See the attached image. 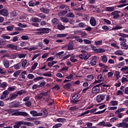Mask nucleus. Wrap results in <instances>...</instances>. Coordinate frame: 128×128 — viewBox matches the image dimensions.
<instances>
[{
	"mask_svg": "<svg viewBox=\"0 0 128 128\" xmlns=\"http://www.w3.org/2000/svg\"><path fill=\"white\" fill-rule=\"evenodd\" d=\"M80 91H78L76 92V94H74L72 96V100H70V102L71 104H78V102H79L80 100L78 99L80 98Z\"/></svg>",
	"mask_w": 128,
	"mask_h": 128,
	"instance_id": "nucleus-1",
	"label": "nucleus"
},
{
	"mask_svg": "<svg viewBox=\"0 0 128 128\" xmlns=\"http://www.w3.org/2000/svg\"><path fill=\"white\" fill-rule=\"evenodd\" d=\"M106 98V94H100L96 96V100L98 104L102 102Z\"/></svg>",
	"mask_w": 128,
	"mask_h": 128,
	"instance_id": "nucleus-2",
	"label": "nucleus"
},
{
	"mask_svg": "<svg viewBox=\"0 0 128 128\" xmlns=\"http://www.w3.org/2000/svg\"><path fill=\"white\" fill-rule=\"evenodd\" d=\"M0 16L8 18V10L6 8H3L0 10Z\"/></svg>",
	"mask_w": 128,
	"mask_h": 128,
	"instance_id": "nucleus-3",
	"label": "nucleus"
},
{
	"mask_svg": "<svg viewBox=\"0 0 128 128\" xmlns=\"http://www.w3.org/2000/svg\"><path fill=\"white\" fill-rule=\"evenodd\" d=\"M97 79L98 80H96L94 82V84H100L101 82H104V78L102 77V74L98 76Z\"/></svg>",
	"mask_w": 128,
	"mask_h": 128,
	"instance_id": "nucleus-4",
	"label": "nucleus"
},
{
	"mask_svg": "<svg viewBox=\"0 0 128 128\" xmlns=\"http://www.w3.org/2000/svg\"><path fill=\"white\" fill-rule=\"evenodd\" d=\"M120 11L115 10L110 14V16H114L113 18L116 20L118 18H120V16L118 14H120Z\"/></svg>",
	"mask_w": 128,
	"mask_h": 128,
	"instance_id": "nucleus-5",
	"label": "nucleus"
},
{
	"mask_svg": "<svg viewBox=\"0 0 128 128\" xmlns=\"http://www.w3.org/2000/svg\"><path fill=\"white\" fill-rule=\"evenodd\" d=\"M14 116H28V114L26 113V112H18L14 113Z\"/></svg>",
	"mask_w": 128,
	"mask_h": 128,
	"instance_id": "nucleus-6",
	"label": "nucleus"
},
{
	"mask_svg": "<svg viewBox=\"0 0 128 128\" xmlns=\"http://www.w3.org/2000/svg\"><path fill=\"white\" fill-rule=\"evenodd\" d=\"M36 30H42L44 34H46L50 33V29L49 28H40L36 29Z\"/></svg>",
	"mask_w": 128,
	"mask_h": 128,
	"instance_id": "nucleus-7",
	"label": "nucleus"
},
{
	"mask_svg": "<svg viewBox=\"0 0 128 128\" xmlns=\"http://www.w3.org/2000/svg\"><path fill=\"white\" fill-rule=\"evenodd\" d=\"M100 87L96 86V85L94 86L92 88V92L94 94H98V92H100Z\"/></svg>",
	"mask_w": 128,
	"mask_h": 128,
	"instance_id": "nucleus-8",
	"label": "nucleus"
},
{
	"mask_svg": "<svg viewBox=\"0 0 128 128\" xmlns=\"http://www.w3.org/2000/svg\"><path fill=\"white\" fill-rule=\"evenodd\" d=\"M9 106L10 108H18L20 106V102H12L10 103Z\"/></svg>",
	"mask_w": 128,
	"mask_h": 128,
	"instance_id": "nucleus-9",
	"label": "nucleus"
},
{
	"mask_svg": "<svg viewBox=\"0 0 128 128\" xmlns=\"http://www.w3.org/2000/svg\"><path fill=\"white\" fill-rule=\"evenodd\" d=\"M116 126L118 128H128V124L124 122H122L120 124H116Z\"/></svg>",
	"mask_w": 128,
	"mask_h": 128,
	"instance_id": "nucleus-10",
	"label": "nucleus"
},
{
	"mask_svg": "<svg viewBox=\"0 0 128 128\" xmlns=\"http://www.w3.org/2000/svg\"><path fill=\"white\" fill-rule=\"evenodd\" d=\"M90 24L92 26H96V18H94V17H91L90 19Z\"/></svg>",
	"mask_w": 128,
	"mask_h": 128,
	"instance_id": "nucleus-11",
	"label": "nucleus"
},
{
	"mask_svg": "<svg viewBox=\"0 0 128 128\" xmlns=\"http://www.w3.org/2000/svg\"><path fill=\"white\" fill-rule=\"evenodd\" d=\"M73 82H68L66 84H64L63 86L64 90H70L72 88V86Z\"/></svg>",
	"mask_w": 128,
	"mask_h": 128,
	"instance_id": "nucleus-12",
	"label": "nucleus"
},
{
	"mask_svg": "<svg viewBox=\"0 0 128 128\" xmlns=\"http://www.w3.org/2000/svg\"><path fill=\"white\" fill-rule=\"evenodd\" d=\"M96 62H98V59L96 58V56H93L92 58L91 59L90 64L91 66H96Z\"/></svg>",
	"mask_w": 128,
	"mask_h": 128,
	"instance_id": "nucleus-13",
	"label": "nucleus"
},
{
	"mask_svg": "<svg viewBox=\"0 0 128 128\" xmlns=\"http://www.w3.org/2000/svg\"><path fill=\"white\" fill-rule=\"evenodd\" d=\"M74 42L72 41L69 42L68 44V50H74Z\"/></svg>",
	"mask_w": 128,
	"mask_h": 128,
	"instance_id": "nucleus-14",
	"label": "nucleus"
},
{
	"mask_svg": "<svg viewBox=\"0 0 128 128\" xmlns=\"http://www.w3.org/2000/svg\"><path fill=\"white\" fill-rule=\"evenodd\" d=\"M2 64L6 68H10V61L6 59H4Z\"/></svg>",
	"mask_w": 128,
	"mask_h": 128,
	"instance_id": "nucleus-15",
	"label": "nucleus"
},
{
	"mask_svg": "<svg viewBox=\"0 0 128 128\" xmlns=\"http://www.w3.org/2000/svg\"><path fill=\"white\" fill-rule=\"evenodd\" d=\"M89 57L90 56H88V55H86V53L82 54L78 56V58H82V60H84H84H88Z\"/></svg>",
	"mask_w": 128,
	"mask_h": 128,
	"instance_id": "nucleus-16",
	"label": "nucleus"
},
{
	"mask_svg": "<svg viewBox=\"0 0 128 128\" xmlns=\"http://www.w3.org/2000/svg\"><path fill=\"white\" fill-rule=\"evenodd\" d=\"M6 46L8 48H10L11 50H18V46L12 44H8Z\"/></svg>",
	"mask_w": 128,
	"mask_h": 128,
	"instance_id": "nucleus-17",
	"label": "nucleus"
},
{
	"mask_svg": "<svg viewBox=\"0 0 128 128\" xmlns=\"http://www.w3.org/2000/svg\"><path fill=\"white\" fill-rule=\"evenodd\" d=\"M9 92H8V91H6V90H4L3 92V94L0 96V100H4V98H6Z\"/></svg>",
	"mask_w": 128,
	"mask_h": 128,
	"instance_id": "nucleus-18",
	"label": "nucleus"
},
{
	"mask_svg": "<svg viewBox=\"0 0 128 128\" xmlns=\"http://www.w3.org/2000/svg\"><path fill=\"white\" fill-rule=\"evenodd\" d=\"M31 22H42V20L36 17H33L30 19Z\"/></svg>",
	"mask_w": 128,
	"mask_h": 128,
	"instance_id": "nucleus-19",
	"label": "nucleus"
},
{
	"mask_svg": "<svg viewBox=\"0 0 128 128\" xmlns=\"http://www.w3.org/2000/svg\"><path fill=\"white\" fill-rule=\"evenodd\" d=\"M40 10L44 14H48L50 12V9H48L44 7L40 8Z\"/></svg>",
	"mask_w": 128,
	"mask_h": 128,
	"instance_id": "nucleus-20",
	"label": "nucleus"
},
{
	"mask_svg": "<svg viewBox=\"0 0 128 128\" xmlns=\"http://www.w3.org/2000/svg\"><path fill=\"white\" fill-rule=\"evenodd\" d=\"M23 124L22 121L17 122H16L15 125H14L13 126V128H20V125L23 124Z\"/></svg>",
	"mask_w": 128,
	"mask_h": 128,
	"instance_id": "nucleus-21",
	"label": "nucleus"
},
{
	"mask_svg": "<svg viewBox=\"0 0 128 128\" xmlns=\"http://www.w3.org/2000/svg\"><path fill=\"white\" fill-rule=\"evenodd\" d=\"M58 22H60V20L56 18H54L52 20V24L53 26H56Z\"/></svg>",
	"mask_w": 128,
	"mask_h": 128,
	"instance_id": "nucleus-22",
	"label": "nucleus"
},
{
	"mask_svg": "<svg viewBox=\"0 0 128 128\" xmlns=\"http://www.w3.org/2000/svg\"><path fill=\"white\" fill-rule=\"evenodd\" d=\"M114 6H108L106 8V12H114Z\"/></svg>",
	"mask_w": 128,
	"mask_h": 128,
	"instance_id": "nucleus-23",
	"label": "nucleus"
},
{
	"mask_svg": "<svg viewBox=\"0 0 128 128\" xmlns=\"http://www.w3.org/2000/svg\"><path fill=\"white\" fill-rule=\"evenodd\" d=\"M17 96H18V95L16 94H12V96H10V98L9 97L6 100H16Z\"/></svg>",
	"mask_w": 128,
	"mask_h": 128,
	"instance_id": "nucleus-24",
	"label": "nucleus"
},
{
	"mask_svg": "<svg viewBox=\"0 0 128 128\" xmlns=\"http://www.w3.org/2000/svg\"><path fill=\"white\" fill-rule=\"evenodd\" d=\"M22 124H24L25 126H34V123L30 122H24L22 121Z\"/></svg>",
	"mask_w": 128,
	"mask_h": 128,
	"instance_id": "nucleus-25",
	"label": "nucleus"
},
{
	"mask_svg": "<svg viewBox=\"0 0 128 128\" xmlns=\"http://www.w3.org/2000/svg\"><path fill=\"white\" fill-rule=\"evenodd\" d=\"M101 60L104 64H106V62H108V57H106V55L102 56Z\"/></svg>",
	"mask_w": 128,
	"mask_h": 128,
	"instance_id": "nucleus-26",
	"label": "nucleus"
},
{
	"mask_svg": "<svg viewBox=\"0 0 128 128\" xmlns=\"http://www.w3.org/2000/svg\"><path fill=\"white\" fill-rule=\"evenodd\" d=\"M119 40L120 42V44H126V39L122 38H119Z\"/></svg>",
	"mask_w": 128,
	"mask_h": 128,
	"instance_id": "nucleus-27",
	"label": "nucleus"
},
{
	"mask_svg": "<svg viewBox=\"0 0 128 128\" xmlns=\"http://www.w3.org/2000/svg\"><path fill=\"white\" fill-rule=\"evenodd\" d=\"M41 94H42V96H48V98L50 96L48 90H47L45 92H42Z\"/></svg>",
	"mask_w": 128,
	"mask_h": 128,
	"instance_id": "nucleus-28",
	"label": "nucleus"
},
{
	"mask_svg": "<svg viewBox=\"0 0 128 128\" xmlns=\"http://www.w3.org/2000/svg\"><path fill=\"white\" fill-rule=\"evenodd\" d=\"M13 66L15 68V70H20V68H22V64H20V63H18L14 64Z\"/></svg>",
	"mask_w": 128,
	"mask_h": 128,
	"instance_id": "nucleus-29",
	"label": "nucleus"
},
{
	"mask_svg": "<svg viewBox=\"0 0 128 128\" xmlns=\"http://www.w3.org/2000/svg\"><path fill=\"white\" fill-rule=\"evenodd\" d=\"M120 46H121V48H122V50H128V45L126 44V43L120 44Z\"/></svg>",
	"mask_w": 128,
	"mask_h": 128,
	"instance_id": "nucleus-30",
	"label": "nucleus"
},
{
	"mask_svg": "<svg viewBox=\"0 0 128 128\" xmlns=\"http://www.w3.org/2000/svg\"><path fill=\"white\" fill-rule=\"evenodd\" d=\"M36 98L37 100H42V92L38 94L36 96Z\"/></svg>",
	"mask_w": 128,
	"mask_h": 128,
	"instance_id": "nucleus-31",
	"label": "nucleus"
},
{
	"mask_svg": "<svg viewBox=\"0 0 128 128\" xmlns=\"http://www.w3.org/2000/svg\"><path fill=\"white\" fill-rule=\"evenodd\" d=\"M94 78V77L92 75H88L86 77L87 81L90 82Z\"/></svg>",
	"mask_w": 128,
	"mask_h": 128,
	"instance_id": "nucleus-32",
	"label": "nucleus"
},
{
	"mask_svg": "<svg viewBox=\"0 0 128 128\" xmlns=\"http://www.w3.org/2000/svg\"><path fill=\"white\" fill-rule=\"evenodd\" d=\"M84 4H82L80 8H74V10H78L80 12V10H86V9L84 8Z\"/></svg>",
	"mask_w": 128,
	"mask_h": 128,
	"instance_id": "nucleus-33",
	"label": "nucleus"
},
{
	"mask_svg": "<svg viewBox=\"0 0 128 128\" xmlns=\"http://www.w3.org/2000/svg\"><path fill=\"white\" fill-rule=\"evenodd\" d=\"M68 36L66 34H57V38H66Z\"/></svg>",
	"mask_w": 128,
	"mask_h": 128,
	"instance_id": "nucleus-34",
	"label": "nucleus"
},
{
	"mask_svg": "<svg viewBox=\"0 0 128 128\" xmlns=\"http://www.w3.org/2000/svg\"><path fill=\"white\" fill-rule=\"evenodd\" d=\"M58 28L60 30H64L65 27H64V26L62 24H58Z\"/></svg>",
	"mask_w": 128,
	"mask_h": 128,
	"instance_id": "nucleus-35",
	"label": "nucleus"
},
{
	"mask_svg": "<svg viewBox=\"0 0 128 128\" xmlns=\"http://www.w3.org/2000/svg\"><path fill=\"white\" fill-rule=\"evenodd\" d=\"M118 36H121V38H128V35L126 34H124L122 33H119Z\"/></svg>",
	"mask_w": 128,
	"mask_h": 128,
	"instance_id": "nucleus-36",
	"label": "nucleus"
},
{
	"mask_svg": "<svg viewBox=\"0 0 128 128\" xmlns=\"http://www.w3.org/2000/svg\"><path fill=\"white\" fill-rule=\"evenodd\" d=\"M38 64V62L34 63V64L31 66V70H34L36 68Z\"/></svg>",
	"mask_w": 128,
	"mask_h": 128,
	"instance_id": "nucleus-37",
	"label": "nucleus"
},
{
	"mask_svg": "<svg viewBox=\"0 0 128 128\" xmlns=\"http://www.w3.org/2000/svg\"><path fill=\"white\" fill-rule=\"evenodd\" d=\"M126 110V108H119L116 112H115L116 114H120V112H124V110Z\"/></svg>",
	"mask_w": 128,
	"mask_h": 128,
	"instance_id": "nucleus-38",
	"label": "nucleus"
},
{
	"mask_svg": "<svg viewBox=\"0 0 128 128\" xmlns=\"http://www.w3.org/2000/svg\"><path fill=\"white\" fill-rule=\"evenodd\" d=\"M14 90H16V88H14V87L11 86V87H9L8 88V89L7 90H6V92H9V94H10V92H14Z\"/></svg>",
	"mask_w": 128,
	"mask_h": 128,
	"instance_id": "nucleus-39",
	"label": "nucleus"
},
{
	"mask_svg": "<svg viewBox=\"0 0 128 128\" xmlns=\"http://www.w3.org/2000/svg\"><path fill=\"white\" fill-rule=\"evenodd\" d=\"M26 94V91L24 90H20V91H18L16 93V95L18 96H22V94Z\"/></svg>",
	"mask_w": 128,
	"mask_h": 128,
	"instance_id": "nucleus-40",
	"label": "nucleus"
},
{
	"mask_svg": "<svg viewBox=\"0 0 128 128\" xmlns=\"http://www.w3.org/2000/svg\"><path fill=\"white\" fill-rule=\"evenodd\" d=\"M20 74V70H18L14 72L13 74L14 76L16 78V76H18Z\"/></svg>",
	"mask_w": 128,
	"mask_h": 128,
	"instance_id": "nucleus-41",
	"label": "nucleus"
},
{
	"mask_svg": "<svg viewBox=\"0 0 128 128\" xmlns=\"http://www.w3.org/2000/svg\"><path fill=\"white\" fill-rule=\"evenodd\" d=\"M61 20L62 22H65V24H66V22H70L68 18L64 17H62V18H61Z\"/></svg>",
	"mask_w": 128,
	"mask_h": 128,
	"instance_id": "nucleus-42",
	"label": "nucleus"
},
{
	"mask_svg": "<svg viewBox=\"0 0 128 128\" xmlns=\"http://www.w3.org/2000/svg\"><path fill=\"white\" fill-rule=\"evenodd\" d=\"M27 64L28 60H26V59L24 60L22 62V68H26V66Z\"/></svg>",
	"mask_w": 128,
	"mask_h": 128,
	"instance_id": "nucleus-43",
	"label": "nucleus"
},
{
	"mask_svg": "<svg viewBox=\"0 0 128 128\" xmlns=\"http://www.w3.org/2000/svg\"><path fill=\"white\" fill-rule=\"evenodd\" d=\"M7 85H8V84L6 82H3L0 84V88H6Z\"/></svg>",
	"mask_w": 128,
	"mask_h": 128,
	"instance_id": "nucleus-44",
	"label": "nucleus"
},
{
	"mask_svg": "<svg viewBox=\"0 0 128 128\" xmlns=\"http://www.w3.org/2000/svg\"><path fill=\"white\" fill-rule=\"evenodd\" d=\"M120 73L118 72H115V76L116 78V80H119L120 78Z\"/></svg>",
	"mask_w": 128,
	"mask_h": 128,
	"instance_id": "nucleus-45",
	"label": "nucleus"
},
{
	"mask_svg": "<svg viewBox=\"0 0 128 128\" xmlns=\"http://www.w3.org/2000/svg\"><path fill=\"white\" fill-rule=\"evenodd\" d=\"M42 113H43V116H45L46 118V116H48V110H46V108H45L44 110H42Z\"/></svg>",
	"mask_w": 128,
	"mask_h": 128,
	"instance_id": "nucleus-46",
	"label": "nucleus"
},
{
	"mask_svg": "<svg viewBox=\"0 0 128 128\" xmlns=\"http://www.w3.org/2000/svg\"><path fill=\"white\" fill-rule=\"evenodd\" d=\"M125 63L124 62H121L117 64V66L118 68H120L122 66H124Z\"/></svg>",
	"mask_w": 128,
	"mask_h": 128,
	"instance_id": "nucleus-47",
	"label": "nucleus"
},
{
	"mask_svg": "<svg viewBox=\"0 0 128 128\" xmlns=\"http://www.w3.org/2000/svg\"><path fill=\"white\" fill-rule=\"evenodd\" d=\"M106 108H105L104 110L101 111L96 112L94 114H104V112H106Z\"/></svg>",
	"mask_w": 128,
	"mask_h": 128,
	"instance_id": "nucleus-48",
	"label": "nucleus"
},
{
	"mask_svg": "<svg viewBox=\"0 0 128 128\" xmlns=\"http://www.w3.org/2000/svg\"><path fill=\"white\" fill-rule=\"evenodd\" d=\"M83 42H84V44H92V42L88 39H84Z\"/></svg>",
	"mask_w": 128,
	"mask_h": 128,
	"instance_id": "nucleus-49",
	"label": "nucleus"
},
{
	"mask_svg": "<svg viewBox=\"0 0 128 128\" xmlns=\"http://www.w3.org/2000/svg\"><path fill=\"white\" fill-rule=\"evenodd\" d=\"M70 60L72 62H78V60L74 58V56H71L70 58Z\"/></svg>",
	"mask_w": 128,
	"mask_h": 128,
	"instance_id": "nucleus-50",
	"label": "nucleus"
},
{
	"mask_svg": "<svg viewBox=\"0 0 128 128\" xmlns=\"http://www.w3.org/2000/svg\"><path fill=\"white\" fill-rule=\"evenodd\" d=\"M115 54H116V56H122V51L117 50L115 52Z\"/></svg>",
	"mask_w": 128,
	"mask_h": 128,
	"instance_id": "nucleus-51",
	"label": "nucleus"
},
{
	"mask_svg": "<svg viewBox=\"0 0 128 128\" xmlns=\"http://www.w3.org/2000/svg\"><path fill=\"white\" fill-rule=\"evenodd\" d=\"M90 46H91V48H92V50H94V52H98V49L96 47V46L94 45H91Z\"/></svg>",
	"mask_w": 128,
	"mask_h": 128,
	"instance_id": "nucleus-52",
	"label": "nucleus"
},
{
	"mask_svg": "<svg viewBox=\"0 0 128 128\" xmlns=\"http://www.w3.org/2000/svg\"><path fill=\"white\" fill-rule=\"evenodd\" d=\"M62 126V124L61 123L57 124H54L52 128H60Z\"/></svg>",
	"mask_w": 128,
	"mask_h": 128,
	"instance_id": "nucleus-53",
	"label": "nucleus"
},
{
	"mask_svg": "<svg viewBox=\"0 0 128 128\" xmlns=\"http://www.w3.org/2000/svg\"><path fill=\"white\" fill-rule=\"evenodd\" d=\"M38 112L36 110H32L30 112V114H32V116H36Z\"/></svg>",
	"mask_w": 128,
	"mask_h": 128,
	"instance_id": "nucleus-54",
	"label": "nucleus"
},
{
	"mask_svg": "<svg viewBox=\"0 0 128 128\" xmlns=\"http://www.w3.org/2000/svg\"><path fill=\"white\" fill-rule=\"evenodd\" d=\"M21 39H22V40H28V36L23 35L22 36Z\"/></svg>",
	"mask_w": 128,
	"mask_h": 128,
	"instance_id": "nucleus-55",
	"label": "nucleus"
},
{
	"mask_svg": "<svg viewBox=\"0 0 128 128\" xmlns=\"http://www.w3.org/2000/svg\"><path fill=\"white\" fill-rule=\"evenodd\" d=\"M64 121H66L65 118H58L56 119V122H64Z\"/></svg>",
	"mask_w": 128,
	"mask_h": 128,
	"instance_id": "nucleus-56",
	"label": "nucleus"
},
{
	"mask_svg": "<svg viewBox=\"0 0 128 128\" xmlns=\"http://www.w3.org/2000/svg\"><path fill=\"white\" fill-rule=\"evenodd\" d=\"M44 80V77L43 76H38L36 78H34L33 80L34 82H36L38 80Z\"/></svg>",
	"mask_w": 128,
	"mask_h": 128,
	"instance_id": "nucleus-57",
	"label": "nucleus"
},
{
	"mask_svg": "<svg viewBox=\"0 0 128 128\" xmlns=\"http://www.w3.org/2000/svg\"><path fill=\"white\" fill-rule=\"evenodd\" d=\"M102 44V40L99 41H94L95 46H100Z\"/></svg>",
	"mask_w": 128,
	"mask_h": 128,
	"instance_id": "nucleus-58",
	"label": "nucleus"
},
{
	"mask_svg": "<svg viewBox=\"0 0 128 128\" xmlns=\"http://www.w3.org/2000/svg\"><path fill=\"white\" fill-rule=\"evenodd\" d=\"M42 42H44V44H46V46H48V44H50V40L48 39L45 38L44 40H42Z\"/></svg>",
	"mask_w": 128,
	"mask_h": 128,
	"instance_id": "nucleus-59",
	"label": "nucleus"
},
{
	"mask_svg": "<svg viewBox=\"0 0 128 128\" xmlns=\"http://www.w3.org/2000/svg\"><path fill=\"white\" fill-rule=\"evenodd\" d=\"M38 16L39 18H42L43 20L46 18V14H38Z\"/></svg>",
	"mask_w": 128,
	"mask_h": 128,
	"instance_id": "nucleus-60",
	"label": "nucleus"
},
{
	"mask_svg": "<svg viewBox=\"0 0 128 128\" xmlns=\"http://www.w3.org/2000/svg\"><path fill=\"white\" fill-rule=\"evenodd\" d=\"M67 16L68 18H74V14L72 12H70L68 14H67Z\"/></svg>",
	"mask_w": 128,
	"mask_h": 128,
	"instance_id": "nucleus-61",
	"label": "nucleus"
},
{
	"mask_svg": "<svg viewBox=\"0 0 128 128\" xmlns=\"http://www.w3.org/2000/svg\"><path fill=\"white\" fill-rule=\"evenodd\" d=\"M26 56V54H20L18 55V57L19 58H22Z\"/></svg>",
	"mask_w": 128,
	"mask_h": 128,
	"instance_id": "nucleus-62",
	"label": "nucleus"
},
{
	"mask_svg": "<svg viewBox=\"0 0 128 128\" xmlns=\"http://www.w3.org/2000/svg\"><path fill=\"white\" fill-rule=\"evenodd\" d=\"M28 78L29 80H32V78H34V75L33 74H28Z\"/></svg>",
	"mask_w": 128,
	"mask_h": 128,
	"instance_id": "nucleus-63",
	"label": "nucleus"
},
{
	"mask_svg": "<svg viewBox=\"0 0 128 128\" xmlns=\"http://www.w3.org/2000/svg\"><path fill=\"white\" fill-rule=\"evenodd\" d=\"M112 106H118V101L112 100L110 102Z\"/></svg>",
	"mask_w": 128,
	"mask_h": 128,
	"instance_id": "nucleus-64",
	"label": "nucleus"
}]
</instances>
